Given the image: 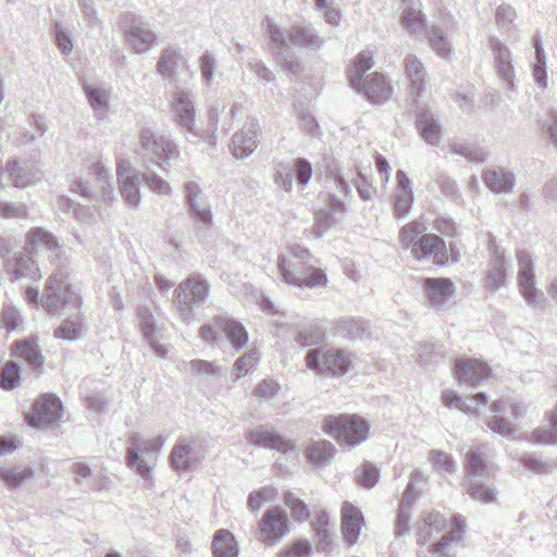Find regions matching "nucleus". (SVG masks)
I'll list each match as a JSON object with an SVG mask.
<instances>
[{"label":"nucleus","mask_w":557,"mask_h":557,"mask_svg":"<svg viewBox=\"0 0 557 557\" xmlns=\"http://www.w3.org/2000/svg\"><path fill=\"white\" fill-rule=\"evenodd\" d=\"M465 519L454 516L449 531L443 534L440 541L431 543L447 528V521L438 511H423L417 522V542L426 547H421L418 557H453L450 554L455 544L461 541L465 532Z\"/></svg>","instance_id":"obj_1"},{"label":"nucleus","mask_w":557,"mask_h":557,"mask_svg":"<svg viewBox=\"0 0 557 557\" xmlns=\"http://www.w3.org/2000/svg\"><path fill=\"white\" fill-rule=\"evenodd\" d=\"M310 251L298 244L287 248L278 258V274L287 285L299 288H320L327 284V276L322 269L310 264Z\"/></svg>","instance_id":"obj_2"},{"label":"nucleus","mask_w":557,"mask_h":557,"mask_svg":"<svg viewBox=\"0 0 557 557\" xmlns=\"http://www.w3.org/2000/svg\"><path fill=\"white\" fill-rule=\"evenodd\" d=\"M24 299L28 305H39L48 312L64 314L78 311L83 305L82 296L74 290L67 282V276L62 271L54 272L48 280L39 299L38 288H27Z\"/></svg>","instance_id":"obj_3"},{"label":"nucleus","mask_w":557,"mask_h":557,"mask_svg":"<svg viewBox=\"0 0 557 557\" xmlns=\"http://www.w3.org/2000/svg\"><path fill=\"white\" fill-rule=\"evenodd\" d=\"M426 225L420 220L405 224L398 233L401 249L410 250L417 261H429L438 265L448 262V251L445 242L433 233H426Z\"/></svg>","instance_id":"obj_4"},{"label":"nucleus","mask_w":557,"mask_h":557,"mask_svg":"<svg viewBox=\"0 0 557 557\" xmlns=\"http://www.w3.org/2000/svg\"><path fill=\"white\" fill-rule=\"evenodd\" d=\"M374 65V51L366 48L360 51L349 70V85L362 94L369 101L375 104L386 102L393 92V87L387 77L379 72L363 77L367 71Z\"/></svg>","instance_id":"obj_5"},{"label":"nucleus","mask_w":557,"mask_h":557,"mask_svg":"<svg viewBox=\"0 0 557 557\" xmlns=\"http://www.w3.org/2000/svg\"><path fill=\"white\" fill-rule=\"evenodd\" d=\"M170 109L172 121L190 143L211 139L212 131H203L197 124L198 107L193 91L177 87L171 95Z\"/></svg>","instance_id":"obj_6"},{"label":"nucleus","mask_w":557,"mask_h":557,"mask_svg":"<svg viewBox=\"0 0 557 557\" xmlns=\"http://www.w3.org/2000/svg\"><path fill=\"white\" fill-rule=\"evenodd\" d=\"M138 146L144 163L162 171H168V166L181 158V149L171 135L153 132L149 127L139 131Z\"/></svg>","instance_id":"obj_7"},{"label":"nucleus","mask_w":557,"mask_h":557,"mask_svg":"<svg viewBox=\"0 0 557 557\" xmlns=\"http://www.w3.org/2000/svg\"><path fill=\"white\" fill-rule=\"evenodd\" d=\"M165 441L166 436L162 435L152 438H144L138 433L131 435L127 442L126 466L151 484L154 468L151 455L159 454Z\"/></svg>","instance_id":"obj_8"},{"label":"nucleus","mask_w":557,"mask_h":557,"mask_svg":"<svg viewBox=\"0 0 557 557\" xmlns=\"http://www.w3.org/2000/svg\"><path fill=\"white\" fill-rule=\"evenodd\" d=\"M322 429L341 445L354 448L368 438L370 424L358 414H338L325 417Z\"/></svg>","instance_id":"obj_9"},{"label":"nucleus","mask_w":557,"mask_h":557,"mask_svg":"<svg viewBox=\"0 0 557 557\" xmlns=\"http://www.w3.org/2000/svg\"><path fill=\"white\" fill-rule=\"evenodd\" d=\"M308 369L330 376H343L354 366V356L342 348L313 349L307 352Z\"/></svg>","instance_id":"obj_10"},{"label":"nucleus","mask_w":557,"mask_h":557,"mask_svg":"<svg viewBox=\"0 0 557 557\" xmlns=\"http://www.w3.org/2000/svg\"><path fill=\"white\" fill-rule=\"evenodd\" d=\"M121 20L125 44L134 53H147L157 45V33L144 16L134 12H124Z\"/></svg>","instance_id":"obj_11"},{"label":"nucleus","mask_w":557,"mask_h":557,"mask_svg":"<svg viewBox=\"0 0 557 557\" xmlns=\"http://www.w3.org/2000/svg\"><path fill=\"white\" fill-rule=\"evenodd\" d=\"M490 408L493 417L487 421L488 429L507 438L516 433V428L510 419L518 420L528 410V406L524 403L513 397L493 401Z\"/></svg>","instance_id":"obj_12"},{"label":"nucleus","mask_w":557,"mask_h":557,"mask_svg":"<svg viewBox=\"0 0 557 557\" xmlns=\"http://www.w3.org/2000/svg\"><path fill=\"white\" fill-rule=\"evenodd\" d=\"M459 30L457 20L449 13H443L436 16L426 29V38L433 52L444 59L449 60L454 54V45L451 36Z\"/></svg>","instance_id":"obj_13"},{"label":"nucleus","mask_w":557,"mask_h":557,"mask_svg":"<svg viewBox=\"0 0 557 557\" xmlns=\"http://www.w3.org/2000/svg\"><path fill=\"white\" fill-rule=\"evenodd\" d=\"M518 263V288L527 305L540 310L543 307L544 298L540 289L535 286V264L530 252L524 249L516 251Z\"/></svg>","instance_id":"obj_14"},{"label":"nucleus","mask_w":557,"mask_h":557,"mask_svg":"<svg viewBox=\"0 0 557 557\" xmlns=\"http://www.w3.org/2000/svg\"><path fill=\"white\" fill-rule=\"evenodd\" d=\"M289 532L287 512L278 506L265 510L258 523L259 541L265 546L278 544Z\"/></svg>","instance_id":"obj_15"},{"label":"nucleus","mask_w":557,"mask_h":557,"mask_svg":"<svg viewBox=\"0 0 557 557\" xmlns=\"http://www.w3.org/2000/svg\"><path fill=\"white\" fill-rule=\"evenodd\" d=\"M176 308L182 319L187 320L190 310L202 304L209 294L208 283L200 276H191L176 287Z\"/></svg>","instance_id":"obj_16"},{"label":"nucleus","mask_w":557,"mask_h":557,"mask_svg":"<svg viewBox=\"0 0 557 557\" xmlns=\"http://www.w3.org/2000/svg\"><path fill=\"white\" fill-rule=\"evenodd\" d=\"M203 341L212 343L219 334H224L235 350H240L248 342L245 327L235 320L216 318L211 324L203 325L200 331Z\"/></svg>","instance_id":"obj_17"},{"label":"nucleus","mask_w":557,"mask_h":557,"mask_svg":"<svg viewBox=\"0 0 557 557\" xmlns=\"http://www.w3.org/2000/svg\"><path fill=\"white\" fill-rule=\"evenodd\" d=\"M487 48L492 52L497 77L503 82L505 88L513 90L516 88V73L510 48L496 36L488 38Z\"/></svg>","instance_id":"obj_18"},{"label":"nucleus","mask_w":557,"mask_h":557,"mask_svg":"<svg viewBox=\"0 0 557 557\" xmlns=\"http://www.w3.org/2000/svg\"><path fill=\"white\" fill-rule=\"evenodd\" d=\"M488 249L491 259L483 286L485 290L495 293L507 285L510 260L506 258L504 251L493 240H491Z\"/></svg>","instance_id":"obj_19"},{"label":"nucleus","mask_w":557,"mask_h":557,"mask_svg":"<svg viewBox=\"0 0 557 557\" xmlns=\"http://www.w3.org/2000/svg\"><path fill=\"white\" fill-rule=\"evenodd\" d=\"M62 418V404L53 395H42L33 407V411L27 413L26 420L29 425L42 428L60 421Z\"/></svg>","instance_id":"obj_20"},{"label":"nucleus","mask_w":557,"mask_h":557,"mask_svg":"<svg viewBox=\"0 0 557 557\" xmlns=\"http://www.w3.org/2000/svg\"><path fill=\"white\" fill-rule=\"evenodd\" d=\"M260 125L257 119H248L242 129L232 136L231 152L239 160L248 158L258 147Z\"/></svg>","instance_id":"obj_21"},{"label":"nucleus","mask_w":557,"mask_h":557,"mask_svg":"<svg viewBox=\"0 0 557 557\" xmlns=\"http://www.w3.org/2000/svg\"><path fill=\"white\" fill-rule=\"evenodd\" d=\"M428 305L434 309L443 308L455 295V283L445 277H428L423 282Z\"/></svg>","instance_id":"obj_22"},{"label":"nucleus","mask_w":557,"mask_h":557,"mask_svg":"<svg viewBox=\"0 0 557 557\" xmlns=\"http://www.w3.org/2000/svg\"><path fill=\"white\" fill-rule=\"evenodd\" d=\"M186 67L187 60L180 48L166 47L161 51L157 72L163 81L175 82Z\"/></svg>","instance_id":"obj_23"},{"label":"nucleus","mask_w":557,"mask_h":557,"mask_svg":"<svg viewBox=\"0 0 557 557\" xmlns=\"http://www.w3.org/2000/svg\"><path fill=\"white\" fill-rule=\"evenodd\" d=\"M206 457L205 450L185 440L178 441L172 448L170 461L172 467L181 472L188 471Z\"/></svg>","instance_id":"obj_24"},{"label":"nucleus","mask_w":557,"mask_h":557,"mask_svg":"<svg viewBox=\"0 0 557 557\" xmlns=\"http://www.w3.org/2000/svg\"><path fill=\"white\" fill-rule=\"evenodd\" d=\"M393 212L397 219L407 216L413 205V190L411 180L403 170L396 172V188L393 196Z\"/></svg>","instance_id":"obj_25"},{"label":"nucleus","mask_w":557,"mask_h":557,"mask_svg":"<svg viewBox=\"0 0 557 557\" xmlns=\"http://www.w3.org/2000/svg\"><path fill=\"white\" fill-rule=\"evenodd\" d=\"M454 374L459 382L476 386L490 376L491 369L481 360L460 359L455 363Z\"/></svg>","instance_id":"obj_26"},{"label":"nucleus","mask_w":557,"mask_h":557,"mask_svg":"<svg viewBox=\"0 0 557 557\" xmlns=\"http://www.w3.org/2000/svg\"><path fill=\"white\" fill-rule=\"evenodd\" d=\"M184 193L194 215L197 218V223H201L205 227H211L212 212L199 184L187 182L184 186Z\"/></svg>","instance_id":"obj_27"},{"label":"nucleus","mask_w":557,"mask_h":557,"mask_svg":"<svg viewBox=\"0 0 557 557\" xmlns=\"http://www.w3.org/2000/svg\"><path fill=\"white\" fill-rule=\"evenodd\" d=\"M248 441L257 447H264L277 451H288L294 448L290 441L283 438L272 426L260 425L249 432Z\"/></svg>","instance_id":"obj_28"},{"label":"nucleus","mask_w":557,"mask_h":557,"mask_svg":"<svg viewBox=\"0 0 557 557\" xmlns=\"http://www.w3.org/2000/svg\"><path fill=\"white\" fill-rule=\"evenodd\" d=\"M485 186L494 194H510L516 185L515 173L504 166H491L482 174Z\"/></svg>","instance_id":"obj_29"},{"label":"nucleus","mask_w":557,"mask_h":557,"mask_svg":"<svg viewBox=\"0 0 557 557\" xmlns=\"http://www.w3.org/2000/svg\"><path fill=\"white\" fill-rule=\"evenodd\" d=\"M4 172L10 175V178L15 187L24 188L40 177L39 166L35 162L28 160H13L8 162Z\"/></svg>","instance_id":"obj_30"},{"label":"nucleus","mask_w":557,"mask_h":557,"mask_svg":"<svg viewBox=\"0 0 557 557\" xmlns=\"http://www.w3.org/2000/svg\"><path fill=\"white\" fill-rule=\"evenodd\" d=\"M363 525L361 510L351 503L345 502L342 506V532L349 546L357 543Z\"/></svg>","instance_id":"obj_31"},{"label":"nucleus","mask_w":557,"mask_h":557,"mask_svg":"<svg viewBox=\"0 0 557 557\" xmlns=\"http://www.w3.org/2000/svg\"><path fill=\"white\" fill-rule=\"evenodd\" d=\"M24 249L27 253L47 250L53 253L54 257H60L62 252V246L58 238L41 227L32 228L27 233Z\"/></svg>","instance_id":"obj_32"},{"label":"nucleus","mask_w":557,"mask_h":557,"mask_svg":"<svg viewBox=\"0 0 557 557\" xmlns=\"http://www.w3.org/2000/svg\"><path fill=\"white\" fill-rule=\"evenodd\" d=\"M441 400L447 408L458 409L468 416L475 417L479 414L476 406H484L487 403V396L479 393L472 398L463 399L456 391L447 388L442 392Z\"/></svg>","instance_id":"obj_33"},{"label":"nucleus","mask_w":557,"mask_h":557,"mask_svg":"<svg viewBox=\"0 0 557 557\" xmlns=\"http://www.w3.org/2000/svg\"><path fill=\"white\" fill-rule=\"evenodd\" d=\"M84 92L94 112V116L99 121L106 120L110 110V89L98 84H86Z\"/></svg>","instance_id":"obj_34"},{"label":"nucleus","mask_w":557,"mask_h":557,"mask_svg":"<svg viewBox=\"0 0 557 557\" xmlns=\"http://www.w3.org/2000/svg\"><path fill=\"white\" fill-rule=\"evenodd\" d=\"M288 41L292 46L312 51L319 50L323 39L311 24L294 25L288 32Z\"/></svg>","instance_id":"obj_35"},{"label":"nucleus","mask_w":557,"mask_h":557,"mask_svg":"<svg viewBox=\"0 0 557 557\" xmlns=\"http://www.w3.org/2000/svg\"><path fill=\"white\" fill-rule=\"evenodd\" d=\"M400 24L411 35H418L425 29L419 0H401Z\"/></svg>","instance_id":"obj_36"},{"label":"nucleus","mask_w":557,"mask_h":557,"mask_svg":"<svg viewBox=\"0 0 557 557\" xmlns=\"http://www.w3.org/2000/svg\"><path fill=\"white\" fill-rule=\"evenodd\" d=\"M89 172L96 177L97 187L99 189V200L109 205L116 200V194L112 183L111 169L102 161L94 162Z\"/></svg>","instance_id":"obj_37"},{"label":"nucleus","mask_w":557,"mask_h":557,"mask_svg":"<svg viewBox=\"0 0 557 557\" xmlns=\"http://www.w3.org/2000/svg\"><path fill=\"white\" fill-rule=\"evenodd\" d=\"M138 325L145 339L149 343L154 354L162 359H166L168 350L159 343L153 315L146 307L138 309Z\"/></svg>","instance_id":"obj_38"},{"label":"nucleus","mask_w":557,"mask_h":557,"mask_svg":"<svg viewBox=\"0 0 557 557\" xmlns=\"http://www.w3.org/2000/svg\"><path fill=\"white\" fill-rule=\"evenodd\" d=\"M517 18L516 9L507 3L498 5L495 10V24L504 32L511 42H517L521 39V30L515 20Z\"/></svg>","instance_id":"obj_39"},{"label":"nucleus","mask_w":557,"mask_h":557,"mask_svg":"<svg viewBox=\"0 0 557 557\" xmlns=\"http://www.w3.org/2000/svg\"><path fill=\"white\" fill-rule=\"evenodd\" d=\"M14 356L24 360L34 371L40 370L45 362L41 349L34 338L16 341L13 345Z\"/></svg>","instance_id":"obj_40"},{"label":"nucleus","mask_w":557,"mask_h":557,"mask_svg":"<svg viewBox=\"0 0 557 557\" xmlns=\"http://www.w3.org/2000/svg\"><path fill=\"white\" fill-rule=\"evenodd\" d=\"M404 65L411 94L420 96L425 88L428 77L423 63L414 54H408L404 60Z\"/></svg>","instance_id":"obj_41"},{"label":"nucleus","mask_w":557,"mask_h":557,"mask_svg":"<svg viewBox=\"0 0 557 557\" xmlns=\"http://www.w3.org/2000/svg\"><path fill=\"white\" fill-rule=\"evenodd\" d=\"M417 127L420 136L430 146L436 147L442 140V127L434 114L428 110L417 115Z\"/></svg>","instance_id":"obj_42"},{"label":"nucleus","mask_w":557,"mask_h":557,"mask_svg":"<svg viewBox=\"0 0 557 557\" xmlns=\"http://www.w3.org/2000/svg\"><path fill=\"white\" fill-rule=\"evenodd\" d=\"M29 255L26 252L7 264L12 281L16 282L23 278L38 281L41 277L39 268Z\"/></svg>","instance_id":"obj_43"},{"label":"nucleus","mask_w":557,"mask_h":557,"mask_svg":"<svg viewBox=\"0 0 557 557\" xmlns=\"http://www.w3.org/2000/svg\"><path fill=\"white\" fill-rule=\"evenodd\" d=\"M35 475V470L30 466H3L0 467V481L10 490H15L24 485Z\"/></svg>","instance_id":"obj_44"},{"label":"nucleus","mask_w":557,"mask_h":557,"mask_svg":"<svg viewBox=\"0 0 557 557\" xmlns=\"http://www.w3.org/2000/svg\"><path fill=\"white\" fill-rule=\"evenodd\" d=\"M531 440L541 445L557 444V406L546 412L543 424L532 432Z\"/></svg>","instance_id":"obj_45"},{"label":"nucleus","mask_w":557,"mask_h":557,"mask_svg":"<svg viewBox=\"0 0 557 557\" xmlns=\"http://www.w3.org/2000/svg\"><path fill=\"white\" fill-rule=\"evenodd\" d=\"M213 557H238V545L232 532L220 529L212 541Z\"/></svg>","instance_id":"obj_46"},{"label":"nucleus","mask_w":557,"mask_h":557,"mask_svg":"<svg viewBox=\"0 0 557 557\" xmlns=\"http://www.w3.org/2000/svg\"><path fill=\"white\" fill-rule=\"evenodd\" d=\"M335 451L336 449L332 443L318 441L309 445L306 455L310 463L315 467H324L331 462Z\"/></svg>","instance_id":"obj_47"},{"label":"nucleus","mask_w":557,"mask_h":557,"mask_svg":"<svg viewBox=\"0 0 557 557\" xmlns=\"http://www.w3.org/2000/svg\"><path fill=\"white\" fill-rule=\"evenodd\" d=\"M466 470L469 481L491 473L492 467L486 462V455L483 453L482 447H478L467 454Z\"/></svg>","instance_id":"obj_48"},{"label":"nucleus","mask_w":557,"mask_h":557,"mask_svg":"<svg viewBox=\"0 0 557 557\" xmlns=\"http://www.w3.org/2000/svg\"><path fill=\"white\" fill-rule=\"evenodd\" d=\"M451 153L461 156L471 162L482 163L486 161L488 152L481 146L472 143L454 140L449 144Z\"/></svg>","instance_id":"obj_49"},{"label":"nucleus","mask_w":557,"mask_h":557,"mask_svg":"<svg viewBox=\"0 0 557 557\" xmlns=\"http://www.w3.org/2000/svg\"><path fill=\"white\" fill-rule=\"evenodd\" d=\"M140 178H143V174L137 176H126V178L117 181L120 194L123 200L132 208H137L141 202V191L139 188Z\"/></svg>","instance_id":"obj_50"},{"label":"nucleus","mask_w":557,"mask_h":557,"mask_svg":"<svg viewBox=\"0 0 557 557\" xmlns=\"http://www.w3.org/2000/svg\"><path fill=\"white\" fill-rule=\"evenodd\" d=\"M58 208L62 211H72L74 219L83 225H92L96 223V216L89 207L74 202L67 197L58 198Z\"/></svg>","instance_id":"obj_51"},{"label":"nucleus","mask_w":557,"mask_h":557,"mask_svg":"<svg viewBox=\"0 0 557 557\" xmlns=\"http://www.w3.org/2000/svg\"><path fill=\"white\" fill-rule=\"evenodd\" d=\"M143 181L151 193L161 198H170L174 194V189L170 182L154 172L143 173Z\"/></svg>","instance_id":"obj_52"},{"label":"nucleus","mask_w":557,"mask_h":557,"mask_svg":"<svg viewBox=\"0 0 557 557\" xmlns=\"http://www.w3.org/2000/svg\"><path fill=\"white\" fill-rule=\"evenodd\" d=\"M277 496L278 493L275 487L264 486L249 494L247 506L251 511L256 512L259 511L265 504L274 503L277 499Z\"/></svg>","instance_id":"obj_53"},{"label":"nucleus","mask_w":557,"mask_h":557,"mask_svg":"<svg viewBox=\"0 0 557 557\" xmlns=\"http://www.w3.org/2000/svg\"><path fill=\"white\" fill-rule=\"evenodd\" d=\"M183 372H189L196 376H215L220 373V368L214 366L212 362L201 359H194L189 362H183V366L178 367Z\"/></svg>","instance_id":"obj_54"},{"label":"nucleus","mask_w":557,"mask_h":557,"mask_svg":"<svg viewBox=\"0 0 557 557\" xmlns=\"http://www.w3.org/2000/svg\"><path fill=\"white\" fill-rule=\"evenodd\" d=\"M467 492L474 500L482 504H490L496 500V490L493 486L479 482L476 479L469 481Z\"/></svg>","instance_id":"obj_55"},{"label":"nucleus","mask_w":557,"mask_h":557,"mask_svg":"<svg viewBox=\"0 0 557 557\" xmlns=\"http://www.w3.org/2000/svg\"><path fill=\"white\" fill-rule=\"evenodd\" d=\"M259 356L256 349H251L247 354L238 358L233 369L235 380H239L242 376L250 373L256 368Z\"/></svg>","instance_id":"obj_56"},{"label":"nucleus","mask_w":557,"mask_h":557,"mask_svg":"<svg viewBox=\"0 0 557 557\" xmlns=\"http://www.w3.org/2000/svg\"><path fill=\"white\" fill-rule=\"evenodd\" d=\"M294 169L288 163L277 162L275 164L274 183L278 188L289 193L293 189Z\"/></svg>","instance_id":"obj_57"},{"label":"nucleus","mask_w":557,"mask_h":557,"mask_svg":"<svg viewBox=\"0 0 557 557\" xmlns=\"http://www.w3.org/2000/svg\"><path fill=\"white\" fill-rule=\"evenodd\" d=\"M21 368L16 362H9L0 373V386L3 389H13L20 382Z\"/></svg>","instance_id":"obj_58"},{"label":"nucleus","mask_w":557,"mask_h":557,"mask_svg":"<svg viewBox=\"0 0 557 557\" xmlns=\"http://www.w3.org/2000/svg\"><path fill=\"white\" fill-rule=\"evenodd\" d=\"M429 459L442 474H451L457 470L456 462L447 453L433 450L430 453Z\"/></svg>","instance_id":"obj_59"},{"label":"nucleus","mask_w":557,"mask_h":557,"mask_svg":"<svg viewBox=\"0 0 557 557\" xmlns=\"http://www.w3.org/2000/svg\"><path fill=\"white\" fill-rule=\"evenodd\" d=\"M280 391L281 385L276 380L264 379L256 385L253 393L259 399L269 401L274 399L278 395Z\"/></svg>","instance_id":"obj_60"},{"label":"nucleus","mask_w":557,"mask_h":557,"mask_svg":"<svg viewBox=\"0 0 557 557\" xmlns=\"http://www.w3.org/2000/svg\"><path fill=\"white\" fill-rule=\"evenodd\" d=\"M284 504L292 510L296 520L306 521L309 518L310 511L308 506L294 493L289 492L284 496Z\"/></svg>","instance_id":"obj_61"},{"label":"nucleus","mask_w":557,"mask_h":557,"mask_svg":"<svg viewBox=\"0 0 557 557\" xmlns=\"http://www.w3.org/2000/svg\"><path fill=\"white\" fill-rule=\"evenodd\" d=\"M83 335L82 325L78 321L65 320L58 329L54 331V336L57 338H62L66 341H76L79 339Z\"/></svg>","instance_id":"obj_62"},{"label":"nucleus","mask_w":557,"mask_h":557,"mask_svg":"<svg viewBox=\"0 0 557 557\" xmlns=\"http://www.w3.org/2000/svg\"><path fill=\"white\" fill-rule=\"evenodd\" d=\"M379 469L372 463L366 462L357 472V479L361 486L372 488L379 480Z\"/></svg>","instance_id":"obj_63"},{"label":"nucleus","mask_w":557,"mask_h":557,"mask_svg":"<svg viewBox=\"0 0 557 557\" xmlns=\"http://www.w3.org/2000/svg\"><path fill=\"white\" fill-rule=\"evenodd\" d=\"M541 129L547 143L557 149V113L550 112L541 121Z\"/></svg>","instance_id":"obj_64"}]
</instances>
